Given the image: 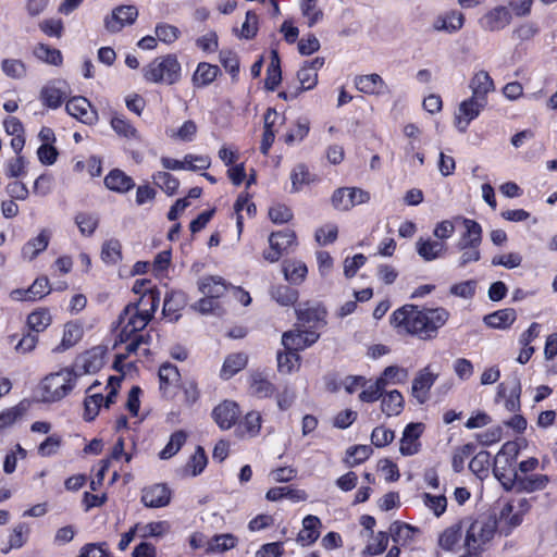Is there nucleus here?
<instances>
[{"instance_id":"1","label":"nucleus","mask_w":557,"mask_h":557,"mask_svg":"<svg viewBox=\"0 0 557 557\" xmlns=\"http://www.w3.org/2000/svg\"><path fill=\"white\" fill-rule=\"evenodd\" d=\"M449 317L448 310L443 307L419 308L406 305L393 312L391 323L399 332L429 341L437 336L438 330L447 323Z\"/></svg>"},{"instance_id":"2","label":"nucleus","mask_w":557,"mask_h":557,"mask_svg":"<svg viewBox=\"0 0 557 557\" xmlns=\"http://www.w3.org/2000/svg\"><path fill=\"white\" fill-rule=\"evenodd\" d=\"M518 455V445L515 442H506L500 450L495 456L494 473L502 481L506 488L516 487L518 491L533 493L544 490L549 479L546 474H529L513 473L512 478L504 481L505 474L503 471L516 460Z\"/></svg>"},{"instance_id":"3","label":"nucleus","mask_w":557,"mask_h":557,"mask_svg":"<svg viewBox=\"0 0 557 557\" xmlns=\"http://www.w3.org/2000/svg\"><path fill=\"white\" fill-rule=\"evenodd\" d=\"M159 292L145 293L139 301L128 305L120 315V341L126 342L136 332L146 327L159 307Z\"/></svg>"},{"instance_id":"4","label":"nucleus","mask_w":557,"mask_h":557,"mask_svg":"<svg viewBox=\"0 0 557 557\" xmlns=\"http://www.w3.org/2000/svg\"><path fill=\"white\" fill-rule=\"evenodd\" d=\"M465 530L463 546L469 555H478L486 548L496 533V520L482 516L476 519H462Z\"/></svg>"},{"instance_id":"5","label":"nucleus","mask_w":557,"mask_h":557,"mask_svg":"<svg viewBox=\"0 0 557 557\" xmlns=\"http://www.w3.org/2000/svg\"><path fill=\"white\" fill-rule=\"evenodd\" d=\"M456 221H461L465 228L456 247L460 252L457 261L458 268H466L470 263L478 262L481 259L480 245L482 243V226L474 220L459 216Z\"/></svg>"},{"instance_id":"6","label":"nucleus","mask_w":557,"mask_h":557,"mask_svg":"<svg viewBox=\"0 0 557 557\" xmlns=\"http://www.w3.org/2000/svg\"><path fill=\"white\" fill-rule=\"evenodd\" d=\"M78 374L72 369L63 368L48 374L40 383L39 392L42 401H59L69 395L76 384Z\"/></svg>"},{"instance_id":"7","label":"nucleus","mask_w":557,"mask_h":557,"mask_svg":"<svg viewBox=\"0 0 557 557\" xmlns=\"http://www.w3.org/2000/svg\"><path fill=\"white\" fill-rule=\"evenodd\" d=\"M181 64L173 54L157 58L144 70L146 81L154 84L172 85L181 78Z\"/></svg>"},{"instance_id":"8","label":"nucleus","mask_w":557,"mask_h":557,"mask_svg":"<svg viewBox=\"0 0 557 557\" xmlns=\"http://www.w3.org/2000/svg\"><path fill=\"white\" fill-rule=\"evenodd\" d=\"M486 103L487 100L472 96L462 100L454 113V126L460 133H466L470 123L480 115Z\"/></svg>"},{"instance_id":"9","label":"nucleus","mask_w":557,"mask_h":557,"mask_svg":"<svg viewBox=\"0 0 557 557\" xmlns=\"http://www.w3.org/2000/svg\"><path fill=\"white\" fill-rule=\"evenodd\" d=\"M296 245V234L290 230L272 233L269 236V249L263 251V259L274 263Z\"/></svg>"},{"instance_id":"10","label":"nucleus","mask_w":557,"mask_h":557,"mask_svg":"<svg viewBox=\"0 0 557 557\" xmlns=\"http://www.w3.org/2000/svg\"><path fill=\"white\" fill-rule=\"evenodd\" d=\"M369 200V193L357 187L337 188L331 197L333 208L339 211H348L355 206L367 203Z\"/></svg>"},{"instance_id":"11","label":"nucleus","mask_w":557,"mask_h":557,"mask_svg":"<svg viewBox=\"0 0 557 557\" xmlns=\"http://www.w3.org/2000/svg\"><path fill=\"white\" fill-rule=\"evenodd\" d=\"M438 377L431 364L420 369L411 383V396L419 403L424 404L429 400L430 391Z\"/></svg>"},{"instance_id":"12","label":"nucleus","mask_w":557,"mask_h":557,"mask_svg":"<svg viewBox=\"0 0 557 557\" xmlns=\"http://www.w3.org/2000/svg\"><path fill=\"white\" fill-rule=\"evenodd\" d=\"M319 339V334L312 330H294L284 332L282 335V345L286 350L300 351L310 347Z\"/></svg>"},{"instance_id":"13","label":"nucleus","mask_w":557,"mask_h":557,"mask_svg":"<svg viewBox=\"0 0 557 557\" xmlns=\"http://www.w3.org/2000/svg\"><path fill=\"white\" fill-rule=\"evenodd\" d=\"M138 17V10L135 5H120L104 18L106 29L110 33H119L125 26L132 25Z\"/></svg>"},{"instance_id":"14","label":"nucleus","mask_w":557,"mask_h":557,"mask_svg":"<svg viewBox=\"0 0 557 557\" xmlns=\"http://www.w3.org/2000/svg\"><path fill=\"white\" fill-rule=\"evenodd\" d=\"M52 238V231L48 227L41 228L38 234L30 237L21 249V257L25 261L35 260L41 252H44Z\"/></svg>"},{"instance_id":"15","label":"nucleus","mask_w":557,"mask_h":557,"mask_svg":"<svg viewBox=\"0 0 557 557\" xmlns=\"http://www.w3.org/2000/svg\"><path fill=\"white\" fill-rule=\"evenodd\" d=\"M240 414L239 406L233 400H223L212 410V419L222 430L231 429Z\"/></svg>"},{"instance_id":"16","label":"nucleus","mask_w":557,"mask_h":557,"mask_svg":"<svg viewBox=\"0 0 557 557\" xmlns=\"http://www.w3.org/2000/svg\"><path fill=\"white\" fill-rule=\"evenodd\" d=\"M424 431L423 423H409L400 438L399 451L403 456H413L420 451V436Z\"/></svg>"},{"instance_id":"17","label":"nucleus","mask_w":557,"mask_h":557,"mask_svg":"<svg viewBox=\"0 0 557 557\" xmlns=\"http://www.w3.org/2000/svg\"><path fill=\"white\" fill-rule=\"evenodd\" d=\"M65 109L70 115L85 124H94L97 121V112L84 97H73L66 102Z\"/></svg>"},{"instance_id":"18","label":"nucleus","mask_w":557,"mask_h":557,"mask_svg":"<svg viewBox=\"0 0 557 557\" xmlns=\"http://www.w3.org/2000/svg\"><path fill=\"white\" fill-rule=\"evenodd\" d=\"M511 15L505 7H496L480 18V26L487 32H498L510 24Z\"/></svg>"},{"instance_id":"19","label":"nucleus","mask_w":557,"mask_h":557,"mask_svg":"<svg viewBox=\"0 0 557 557\" xmlns=\"http://www.w3.org/2000/svg\"><path fill=\"white\" fill-rule=\"evenodd\" d=\"M465 24V15L457 11L450 10L436 16L433 22V29L436 32H445L447 34L457 33Z\"/></svg>"},{"instance_id":"20","label":"nucleus","mask_w":557,"mask_h":557,"mask_svg":"<svg viewBox=\"0 0 557 557\" xmlns=\"http://www.w3.org/2000/svg\"><path fill=\"white\" fill-rule=\"evenodd\" d=\"M141 500L145 506L159 508L166 506L171 500V492L163 484H154L143 491Z\"/></svg>"},{"instance_id":"21","label":"nucleus","mask_w":557,"mask_h":557,"mask_svg":"<svg viewBox=\"0 0 557 557\" xmlns=\"http://www.w3.org/2000/svg\"><path fill=\"white\" fill-rule=\"evenodd\" d=\"M283 116L273 109H268L264 114V133L260 146L261 152L268 154L277 132L276 125L283 123Z\"/></svg>"},{"instance_id":"22","label":"nucleus","mask_w":557,"mask_h":557,"mask_svg":"<svg viewBox=\"0 0 557 557\" xmlns=\"http://www.w3.org/2000/svg\"><path fill=\"white\" fill-rule=\"evenodd\" d=\"M324 59L315 58L306 62L297 73L301 90H310L318 84V71L323 66Z\"/></svg>"},{"instance_id":"23","label":"nucleus","mask_w":557,"mask_h":557,"mask_svg":"<svg viewBox=\"0 0 557 557\" xmlns=\"http://www.w3.org/2000/svg\"><path fill=\"white\" fill-rule=\"evenodd\" d=\"M469 88L472 91V97L486 100V96L494 91L495 85L490 74L484 70H480L471 77Z\"/></svg>"},{"instance_id":"24","label":"nucleus","mask_w":557,"mask_h":557,"mask_svg":"<svg viewBox=\"0 0 557 557\" xmlns=\"http://www.w3.org/2000/svg\"><path fill=\"white\" fill-rule=\"evenodd\" d=\"M106 350L102 347H94L78 359L77 367L84 374L96 373L104 364Z\"/></svg>"},{"instance_id":"25","label":"nucleus","mask_w":557,"mask_h":557,"mask_svg":"<svg viewBox=\"0 0 557 557\" xmlns=\"http://www.w3.org/2000/svg\"><path fill=\"white\" fill-rule=\"evenodd\" d=\"M463 534L462 520H459L446 529L438 535V545L442 549L451 552L459 547Z\"/></svg>"},{"instance_id":"26","label":"nucleus","mask_w":557,"mask_h":557,"mask_svg":"<svg viewBox=\"0 0 557 557\" xmlns=\"http://www.w3.org/2000/svg\"><path fill=\"white\" fill-rule=\"evenodd\" d=\"M100 259L107 265H116L123 260V246L120 239L111 237L101 244Z\"/></svg>"},{"instance_id":"27","label":"nucleus","mask_w":557,"mask_h":557,"mask_svg":"<svg viewBox=\"0 0 557 557\" xmlns=\"http://www.w3.org/2000/svg\"><path fill=\"white\" fill-rule=\"evenodd\" d=\"M321 520L317 516H306L302 520V529L298 533L297 541L302 546L313 544L320 536Z\"/></svg>"},{"instance_id":"28","label":"nucleus","mask_w":557,"mask_h":557,"mask_svg":"<svg viewBox=\"0 0 557 557\" xmlns=\"http://www.w3.org/2000/svg\"><path fill=\"white\" fill-rule=\"evenodd\" d=\"M405 406L403 394L397 389L384 392L381 398V409L387 417H396L401 413Z\"/></svg>"},{"instance_id":"29","label":"nucleus","mask_w":557,"mask_h":557,"mask_svg":"<svg viewBox=\"0 0 557 557\" xmlns=\"http://www.w3.org/2000/svg\"><path fill=\"white\" fill-rule=\"evenodd\" d=\"M418 255L424 261H433L445 255L446 245L441 242L419 238L416 243Z\"/></svg>"},{"instance_id":"30","label":"nucleus","mask_w":557,"mask_h":557,"mask_svg":"<svg viewBox=\"0 0 557 557\" xmlns=\"http://www.w3.org/2000/svg\"><path fill=\"white\" fill-rule=\"evenodd\" d=\"M409 377L408 369L400 367L398 364H392L386 367L381 374L377 376L380 383L386 387L391 385H401L407 382Z\"/></svg>"},{"instance_id":"31","label":"nucleus","mask_w":557,"mask_h":557,"mask_svg":"<svg viewBox=\"0 0 557 557\" xmlns=\"http://www.w3.org/2000/svg\"><path fill=\"white\" fill-rule=\"evenodd\" d=\"M198 288L203 296L221 299L225 295L227 286L220 276H206L198 282Z\"/></svg>"},{"instance_id":"32","label":"nucleus","mask_w":557,"mask_h":557,"mask_svg":"<svg viewBox=\"0 0 557 557\" xmlns=\"http://www.w3.org/2000/svg\"><path fill=\"white\" fill-rule=\"evenodd\" d=\"M104 184L110 190L116 193H126L135 185L133 178L121 170H112L104 177Z\"/></svg>"},{"instance_id":"33","label":"nucleus","mask_w":557,"mask_h":557,"mask_svg":"<svg viewBox=\"0 0 557 557\" xmlns=\"http://www.w3.org/2000/svg\"><path fill=\"white\" fill-rule=\"evenodd\" d=\"M355 85L359 91L368 95H379L385 88L383 78L375 73L358 76Z\"/></svg>"},{"instance_id":"34","label":"nucleus","mask_w":557,"mask_h":557,"mask_svg":"<svg viewBox=\"0 0 557 557\" xmlns=\"http://www.w3.org/2000/svg\"><path fill=\"white\" fill-rule=\"evenodd\" d=\"M188 438V433L184 430H177L170 435L166 445L159 451L158 457L161 460H168L175 456Z\"/></svg>"},{"instance_id":"35","label":"nucleus","mask_w":557,"mask_h":557,"mask_svg":"<svg viewBox=\"0 0 557 557\" xmlns=\"http://www.w3.org/2000/svg\"><path fill=\"white\" fill-rule=\"evenodd\" d=\"M507 385L505 383H500L497 387V396L505 398V407L510 412H516L520 409V392L521 387L519 382H512L509 391V395H507Z\"/></svg>"},{"instance_id":"36","label":"nucleus","mask_w":557,"mask_h":557,"mask_svg":"<svg viewBox=\"0 0 557 557\" xmlns=\"http://www.w3.org/2000/svg\"><path fill=\"white\" fill-rule=\"evenodd\" d=\"M220 73V69L218 65H212L210 63L201 62L198 64L194 75H193V84L197 87H205L210 85Z\"/></svg>"},{"instance_id":"37","label":"nucleus","mask_w":557,"mask_h":557,"mask_svg":"<svg viewBox=\"0 0 557 557\" xmlns=\"http://www.w3.org/2000/svg\"><path fill=\"white\" fill-rule=\"evenodd\" d=\"M265 498L270 502L288 498L295 503H298L305 502L308 498V495L304 490H293L288 486H280L270 488L265 494Z\"/></svg>"},{"instance_id":"38","label":"nucleus","mask_w":557,"mask_h":557,"mask_svg":"<svg viewBox=\"0 0 557 557\" xmlns=\"http://www.w3.org/2000/svg\"><path fill=\"white\" fill-rule=\"evenodd\" d=\"M296 314L299 321L310 323L323 321L326 315V311L324 307L319 304L310 305L309 302H306L296 308Z\"/></svg>"},{"instance_id":"39","label":"nucleus","mask_w":557,"mask_h":557,"mask_svg":"<svg viewBox=\"0 0 557 557\" xmlns=\"http://www.w3.org/2000/svg\"><path fill=\"white\" fill-rule=\"evenodd\" d=\"M97 385H98V382H95L92 385L89 386L87 392L90 394L86 397L85 403H84V406H85L84 418L88 421L94 420L98 416L100 409L103 407L102 394L94 392V389L96 388Z\"/></svg>"},{"instance_id":"40","label":"nucleus","mask_w":557,"mask_h":557,"mask_svg":"<svg viewBox=\"0 0 557 557\" xmlns=\"http://www.w3.org/2000/svg\"><path fill=\"white\" fill-rule=\"evenodd\" d=\"M65 96L66 90L61 87H57L54 84L46 85L40 91L41 102L50 109L59 108Z\"/></svg>"},{"instance_id":"41","label":"nucleus","mask_w":557,"mask_h":557,"mask_svg":"<svg viewBox=\"0 0 557 557\" xmlns=\"http://www.w3.org/2000/svg\"><path fill=\"white\" fill-rule=\"evenodd\" d=\"M83 336V330L75 323H67L64 325L63 334L60 344L53 349L55 352H62L73 347Z\"/></svg>"},{"instance_id":"42","label":"nucleus","mask_w":557,"mask_h":557,"mask_svg":"<svg viewBox=\"0 0 557 557\" xmlns=\"http://www.w3.org/2000/svg\"><path fill=\"white\" fill-rule=\"evenodd\" d=\"M517 314L513 309H503L484 318L486 325L494 329H507L516 321Z\"/></svg>"},{"instance_id":"43","label":"nucleus","mask_w":557,"mask_h":557,"mask_svg":"<svg viewBox=\"0 0 557 557\" xmlns=\"http://www.w3.org/2000/svg\"><path fill=\"white\" fill-rule=\"evenodd\" d=\"M238 543V540L233 534H219L209 539L207 543V554L223 553L234 548Z\"/></svg>"},{"instance_id":"44","label":"nucleus","mask_w":557,"mask_h":557,"mask_svg":"<svg viewBox=\"0 0 557 557\" xmlns=\"http://www.w3.org/2000/svg\"><path fill=\"white\" fill-rule=\"evenodd\" d=\"M283 273L285 278L290 283L300 284L307 276L308 268L306 263L300 260H290L283 264Z\"/></svg>"},{"instance_id":"45","label":"nucleus","mask_w":557,"mask_h":557,"mask_svg":"<svg viewBox=\"0 0 557 557\" xmlns=\"http://www.w3.org/2000/svg\"><path fill=\"white\" fill-rule=\"evenodd\" d=\"M246 364H247V356L246 355H244L242 352L232 354V355L227 356L226 359L224 360L223 367L221 369V376L224 380H228L232 376H234L237 372L243 370L246 367Z\"/></svg>"},{"instance_id":"46","label":"nucleus","mask_w":557,"mask_h":557,"mask_svg":"<svg viewBox=\"0 0 557 557\" xmlns=\"http://www.w3.org/2000/svg\"><path fill=\"white\" fill-rule=\"evenodd\" d=\"M276 359L277 370L283 374H290L300 367V356L296 351H278Z\"/></svg>"},{"instance_id":"47","label":"nucleus","mask_w":557,"mask_h":557,"mask_svg":"<svg viewBox=\"0 0 557 557\" xmlns=\"http://www.w3.org/2000/svg\"><path fill=\"white\" fill-rule=\"evenodd\" d=\"M191 308L199 312L200 314H212V315H221L225 312V308L223 302L220 299H215L212 297L203 296L197 302H195Z\"/></svg>"},{"instance_id":"48","label":"nucleus","mask_w":557,"mask_h":557,"mask_svg":"<svg viewBox=\"0 0 557 557\" xmlns=\"http://www.w3.org/2000/svg\"><path fill=\"white\" fill-rule=\"evenodd\" d=\"M74 222L77 225L82 236L91 237L99 225V219L94 213L78 212Z\"/></svg>"},{"instance_id":"49","label":"nucleus","mask_w":557,"mask_h":557,"mask_svg":"<svg viewBox=\"0 0 557 557\" xmlns=\"http://www.w3.org/2000/svg\"><path fill=\"white\" fill-rule=\"evenodd\" d=\"M34 55L38 60L54 66H60L63 62L61 51L46 44H38L34 48Z\"/></svg>"},{"instance_id":"50","label":"nucleus","mask_w":557,"mask_h":557,"mask_svg":"<svg viewBox=\"0 0 557 557\" xmlns=\"http://www.w3.org/2000/svg\"><path fill=\"white\" fill-rule=\"evenodd\" d=\"M197 131V124L191 120H187L178 128L168 129L166 135L173 140L188 143L195 139Z\"/></svg>"},{"instance_id":"51","label":"nucleus","mask_w":557,"mask_h":557,"mask_svg":"<svg viewBox=\"0 0 557 557\" xmlns=\"http://www.w3.org/2000/svg\"><path fill=\"white\" fill-rule=\"evenodd\" d=\"M26 410L27 406L24 403H20L13 407L2 410L0 412V431L14 425L24 417Z\"/></svg>"},{"instance_id":"52","label":"nucleus","mask_w":557,"mask_h":557,"mask_svg":"<svg viewBox=\"0 0 557 557\" xmlns=\"http://www.w3.org/2000/svg\"><path fill=\"white\" fill-rule=\"evenodd\" d=\"M262 418L260 412L250 411L239 424V432L243 436L255 437L261 430Z\"/></svg>"},{"instance_id":"53","label":"nucleus","mask_w":557,"mask_h":557,"mask_svg":"<svg viewBox=\"0 0 557 557\" xmlns=\"http://www.w3.org/2000/svg\"><path fill=\"white\" fill-rule=\"evenodd\" d=\"M281 67H280V59L276 50H272L271 52V62L267 70L265 77V87L269 90H274L278 84L281 83Z\"/></svg>"},{"instance_id":"54","label":"nucleus","mask_w":557,"mask_h":557,"mask_svg":"<svg viewBox=\"0 0 557 557\" xmlns=\"http://www.w3.org/2000/svg\"><path fill=\"white\" fill-rule=\"evenodd\" d=\"M423 505L431 511L435 517H441L447 508V498L444 494L432 495L430 493H423L421 495Z\"/></svg>"},{"instance_id":"55","label":"nucleus","mask_w":557,"mask_h":557,"mask_svg":"<svg viewBox=\"0 0 557 557\" xmlns=\"http://www.w3.org/2000/svg\"><path fill=\"white\" fill-rule=\"evenodd\" d=\"M152 182L169 196L174 195L180 186L176 177L168 172H157L152 175Z\"/></svg>"},{"instance_id":"56","label":"nucleus","mask_w":557,"mask_h":557,"mask_svg":"<svg viewBox=\"0 0 557 557\" xmlns=\"http://www.w3.org/2000/svg\"><path fill=\"white\" fill-rule=\"evenodd\" d=\"M51 323V314L49 310L40 308L33 311L27 318L28 326L35 332L45 331Z\"/></svg>"},{"instance_id":"57","label":"nucleus","mask_w":557,"mask_h":557,"mask_svg":"<svg viewBox=\"0 0 557 557\" xmlns=\"http://www.w3.org/2000/svg\"><path fill=\"white\" fill-rule=\"evenodd\" d=\"M271 296L281 306H292L298 299V292L286 285H278L272 288Z\"/></svg>"},{"instance_id":"58","label":"nucleus","mask_w":557,"mask_h":557,"mask_svg":"<svg viewBox=\"0 0 557 557\" xmlns=\"http://www.w3.org/2000/svg\"><path fill=\"white\" fill-rule=\"evenodd\" d=\"M290 181L293 190L299 191L304 186L312 183L314 177L304 164H298L290 173Z\"/></svg>"},{"instance_id":"59","label":"nucleus","mask_w":557,"mask_h":557,"mask_svg":"<svg viewBox=\"0 0 557 557\" xmlns=\"http://www.w3.org/2000/svg\"><path fill=\"white\" fill-rule=\"evenodd\" d=\"M250 391L255 396L265 398L273 394L274 386L261 374H253L250 380Z\"/></svg>"},{"instance_id":"60","label":"nucleus","mask_w":557,"mask_h":557,"mask_svg":"<svg viewBox=\"0 0 557 557\" xmlns=\"http://www.w3.org/2000/svg\"><path fill=\"white\" fill-rule=\"evenodd\" d=\"M300 10L302 15L307 18L309 27H312L323 18V12L318 8V0H301Z\"/></svg>"},{"instance_id":"61","label":"nucleus","mask_w":557,"mask_h":557,"mask_svg":"<svg viewBox=\"0 0 557 557\" xmlns=\"http://www.w3.org/2000/svg\"><path fill=\"white\" fill-rule=\"evenodd\" d=\"M111 127L113 131L122 137L132 139L137 138L138 133L137 129L124 117L120 115H115L111 119Z\"/></svg>"},{"instance_id":"62","label":"nucleus","mask_w":557,"mask_h":557,"mask_svg":"<svg viewBox=\"0 0 557 557\" xmlns=\"http://www.w3.org/2000/svg\"><path fill=\"white\" fill-rule=\"evenodd\" d=\"M29 534V527L25 523L16 524L12 533L9 536V547L4 549V553H8L13 548H21L27 541Z\"/></svg>"},{"instance_id":"63","label":"nucleus","mask_w":557,"mask_h":557,"mask_svg":"<svg viewBox=\"0 0 557 557\" xmlns=\"http://www.w3.org/2000/svg\"><path fill=\"white\" fill-rule=\"evenodd\" d=\"M338 226L335 223H326L320 226L314 234L315 240L321 246H326L337 239Z\"/></svg>"},{"instance_id":"64","label":"nucleus","mask_w":557,"mask_h":557,"mask_svg":"<svg viewBox=\"0 0 557 557\" xmlns=\"http://www.w3.org/2000/svg\"><path fill=\"white\" fill-rule=\"evenodd\" d=\"M207 466V456L205 454L203 448L200 446L197 447L194 455L190 457L188 463L186 465V472L193 476L198 475L203 471Z\"/></svg>"}]
</instances>
